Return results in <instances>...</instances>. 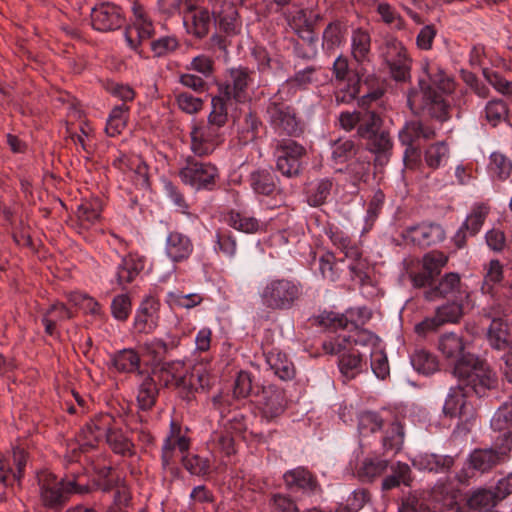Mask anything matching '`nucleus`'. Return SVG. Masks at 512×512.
Returning a JSON list of instances; mask_svg holds the SVG:
<instances>
[{"mask_svg": "<svg viewBox=\"0 0 512 512\" xmlns=\"http://www.w3.org/2000/svg\"><path fill=\"white\" fill-rule=\"evenodd\" d=\"M463 339L455 333H446L439 340V350L447 358H457L453 373L479 396L496 386L497 379L488 365L474 356L464 354Z\"/></svg>", "mask_w": 512, "mask_h": 512, "instance_id": "2", "label": "nucleus"}, {"mask_svg": "<svg viewBox=\"0 0 512 512\" xmlns=\"http://www.w3.org/2000/svg\"><path fill=\"white\" fill-rule=\"evenodd\" d=\"M461 277L456 272L445 273L436 285L425 292V298L429 301L436 298H458L463 293Z\"/></svg>", "mask_w": 512, "mask_h": 512, "instance_id": "33", "label": "nucleus"}, {"mask_svg": "<svg viewBox=\"0 0 512 512\" xmlns=\"http://www.w3.org/2000/svg\"><path fill=\"white\" fill-rule=\"evenodd\" d=\"M489 316L491 323L487 331L488 342L496 350H505L512 341V329L508 324V314L506 310L500 312L492 308Z\"/></svg>", "mask_w": 512, "mask_h": 512, "instance_id": "26", "label": "nucleus"}, {"mask_svg": "<svg viewBox=\"0 0 512 512\" xmlns=\"http://www.w3.org/2000/svg\"><path fill=\"white\" fill-rule=\"evenodd\" d=\"M344 260H337L333 253L327 252L319 258V270L323 278L337 281L343 271Z\"/></svg>", "mask_w": 512, "mask_h": 512, "instance_id": "52", "label": "nucleus"}, {"mask_svg": "<svg viewBox=\"0 0 512 512\" xmlns=\"http://www.w3.org/2000/svg\"><path fill=\"white\" fill-rule=\"evenodd\" d=\"M302 293L300 281L290 277H268L258 288L261 303L271 310L290 309Z\"/></svg>", "mask_w": 512, "mask_h": 512, "instance_id": "3", "label": "nucleus"}, {"mask_svg": "<svg viewBox=\"0 0 512 512\" xmlns=\"http://www.w3.org/2000/svg\"><path fill=\"white\" fill-rule=\"evenodd\" d=\"M323 349L326 353L339 356L340 372L346 377L353 378L362 369L363 358L366 353H361L352 347L351 338L339 335L333 339L323 342Z\"/></svg>", "mask_w": 512, "mask_h": 512, "instance_id": "8", "label": "nucleus"}, {"mask_svg": "<svg viewBox=\"0 0 512 512\" xmlns=\"http://www.w3.org/2000/svg\"><path fill=\"white\" fill-rule=\"evenodd\" d=\"M225 135V127L214 125L207 119L206 124H196L192 127L191 150L197 156H208L224 142Z\"/></svg>", "mask_w": 512, "mask_h": 512, "instance_id": "11", "label": "nucleus"}, {"mask_svg": "<svg viewBox=\"0 0 512 512\" xmlns=\"http://www.w3.org/2000/svg\"><path fill=\"white\" fill-rule=\"evenodd\" d=\"M190 448V438L187 436V429L174 420L170 422L169 433L162 445L161 461L164 468H168L174 461L176 451L186 453Z\"/></svg>", "mask_w": 512, "mask_h": 512, "instance_id": "22", "label": "nucleus"}, {"mask_svg": "<svg viewBox=\"0 0 512 512\" xmlns=\"http://www.w3.org/2000/svg\"><path fill=\"white\" fill-rule=\"evenodd\" d=\"M40 488V496L47 507H55L66 502L72 494H85L89 491L88 485L80 476L66 477L58 480L48 470H43L37 475Z\"/></svg>", "mask_w": 512, "mask_h": 512, "instance_id": "4", "label": "nucleus"}, {"mask_svg": "<svg viewBox=\"0 0 512 512\" xmlns=\"http://www.w3.org/2000/svg\"><path fill=\"white\" fill-rule=\"evenodd\" d=\"M232 100L217 93L211 99V111L207 117L214 125L227 128L229 122L228 104Z\"/></svg>", "mask_w": 512, "mask_h": 512, "instance_id": "48", "label": "nucleus"}, {"mask_svg": "<svg viewBox=\"0 0 512 512\" xmlns=\"http://www.w3.org/2000/svg\"><path fill=\"white\" fill-rule=\"evenodd\" d=\"M113 423H115V419L111 414L102 413L95 416L83 426L77 436V443L69 445V451L66 455L67 460L69 462H82L83 457L84 461H90L91 457L87 454L103 440Z\"/></svg>", "mask_w": 512, "mask_h": 512, "instance_id": "5", "label": "nucleus"}, {"mask_svg": "<svg viewBox=\"0 0 512 512\" xmlns=\"http://www.w3.org/2000/svg\"><path fill=\"white\" fill-rule=\"evenodd\" d=\"M250 185L253 191L259 195H271L276 189L275 178L267 170H258L251 173Z\"/></svg>", "mask_w": 512, "mask_h": 512, "instance_id": "51", "label": "nucleus"}, {"mask_svg": "<svg viewBox=\"0 0 512 512\" xmlns=\"http://www.w3.org/2000/svg\"><path fill=\"white\" fill-rule=\"evenodd\" d=\"M160 378L167 387L190 391L191 376L184 361L176 360L165 363L161 368Z\"/></svg>", "mask_w": 512, "mask_h": 512, "instance_id": "32", "label": "nucleus"}, {"mask_svg": "<svg viewBox=\"0 0 512 512\" xmlns=\"http://www.w3.org/2000/svg\"><path fill=\"white\" fill-rule=\"evenodd\" d=\"M132 11L134 20L132 24L126 28L124 36L128 46L137 51L138 47L144 41H147L152 37L154 33V26L147 14V11L142 5L134 2Z\"/></svg>", "mask_w": 512, "mask_h": 512, "instance_id": "17", "label": "nucleus"}, {"mask_svg": "<svg viewBox=\"0 0 512 512\" xmlns=\"http://www.w3.org/2000/svg\"><path fill=\"white\" fill-rule=\"evenodd\" d=\"M178 176L183 184L192 189L212 190L219 178V171L211 162L188 157L185 164L179 169Z\"/></svg>", "mask_w": 512, "mask_h": 512, "instance_id": "7", "label": "nucleus"}, {"mask_svg": "<svg viewBox=\"0 0 512 512\" xmlns=\"http://www.w3.org/2000/svg\"><path fill=\"white\" fill-rule=\"evenodd\" d=\"M225 135V127L214 125L207 119L206 124H196L192 127L191 150L197 156H208L224 142Z\"/></svg>", "mask_w": 512, "mask_h": 512, "instance_id": "12", "label": "nucleus"}, {"mask_svg": "<svg viewBox=\"0 0 512 512\" xmlns=\"http://www.w3.org/2000/svg\"><path fill=\"white\" fill-rule=\"evenodd\" d=\"M347 32L346 25L340 21H334L327 25L322 35V45L327 50H333L339 47Z\"/></svg>", "mask_w": 512, "mask_h": 512, "instance_id": "50", "label": "nucleus"}, {"mask_svg": "<svg viewBox=\"0 0 512 512\" xmlns=\"http://www.w3.org/2000/svg\"><path fill=\"white\" fill-rule=\"evenodd\" d=\"M27 460L28 454L21 447H14L9 455L0 453V483L8 487L15 482H20L24 476Z\"/></svg>", "mask_w": 512, "mask_h": 512, "instance_id": "21", "label": "nucleus"}, {"mask_svg": "<svg viewBox=\"0 0 512 512\" xmlns=\"http://www.w3.org/2000/svg\"><path fill=\"white\" fill-rule=\"evenodd\" d=\"M112 363L119 372H134L139 368L140 357L133 349H123L113 355Z\"/></svg>", "mask_w": 512, "mask_h": 512, "instance_id": "54", "label": "nucleus"}, {"mask_svg": "<svg viewBox=\"0 0 512 512\" xmlns=\"http://www.w3.org/2000/svg\"><path fill=\"white\" fill-rule=\"evenodd\" d=\"M333 183L328 178L317 179L309 183L306 191L307 202L310 206H320L329 197Z\"/></svg>", "mask_w": 512, "mask_h": 512, "instance_id": "43", "label": "nucleus"}, {"mask_svg": "<svg viewBox=\"0 0 512 512\" xmlns=\"http://www.w3.org/2000/svg\"><path fill=\"white\" fill-rule=\"evenodd\" d=\"M483 282L481 285V292L484 295L494 297L497 287L504 279V268L501 262L497 259L490 260L483 267Z\"/></svg>", "mask_w": 512, "mask_h": 512, "instance_id": "38", "label": "nucleus"}, {"mask_svg": "<svg viewBox=\"0 0 512 512\" xmlns=\"http://www.w3.org/2000/svg\"><path fill=\"white\" fill-rule=\"evenodd\" d=\"M512 424V402L503 403L491 419V427L502 431Z\"/></svg>", "mask_w": 512, "mask_h": 512, "instance_id": "64", "label": "nucleus"}, {"mask_svg": "<svg viewBox=\"0 0 512 512\" xmlns=\"http://www.w3.org/2000/svg\"><path fill=\"white\" fill-rule=\"evenodd\" d=\"M418 89L408 93L407 103L414 114L428 115L440 122L450 118L451 105L447 97L455 90L454 79L437 63L425 59L422 63Z\"/></svg>", "mask_w": 512, "mask_h": 512, "instance_id": "1", "label": "nucleus"}, {"mask_svg": "<svg viewBox=\"0 0 512 512\" xmlns=\"http://www.w3.org/2000/svg\"><path fill=\"white\" fill-rule=\"evenodd\" d=\"M283 480L287 489L292 492L301 491L306 494H316L321 491L317 477L303 466L286 471Z\"/></svg>", "mask_w": 512, "mask_h": 512, "instance_id": "28", "label": "nucleus"}, {"mask_svg": "<svg viewBox=\"0 0 512 512\" xmlns=\"http://www.w3.org/2000/svg\"><path fill=\"white\" fill-rule=\"evenodd\" d=\"M159 301L153 297H146L140 304L134 317V328L139 333H151L159 321Z\"/></svg>", "mask_w": 512, "mask_h": 512, "instance_id": "30", "label": "nucleus"}, {"mask_svg": "<svg viewBox=\"0 0 512 512\" xmlns=\"http://www.w3.org/2000/svg\"><path fill=\"white\" fill-rule=\"evenodd\" d=\"M371 369L377 378L384 380L390 373L387 356L380 346L374 348L370 353Z\"/></svg>", "mask_w": 512, "mask_h": 512, "instance_id": "62", "label": "nucleus"}, {"mask_svg": "<svg viewBox=\"0 0 512 512\" xmlns=\"http://www.w3.org/2000/svg\"><path fill=\"white\" fill-rule=\"evenodd\" d=\"M91 22L95 30L108 32L120 28L124 22V17L120 7L105 2L92 9Z\"/></svg>", "mask_w": 512, "mask_h": 512, "instance_id": "27", "label": "nucleus"}, {"mask_svg": "<svg viewBox=\"0 0 512 512\" xmlns=\"http://www.w3.org/2000/svg\"><path fill=\"white\" fill-rule=\"evenodd\" d=\"M512 449V433L505 432L494 442L493 447L475 449L469 456V464L474 470L487 472L504 462Z\"/></svg>", "mask_w": 512, "mask_h": 512, "instance_id": "9", "label": "nucleus"}, {"mask_svg": "<svg viewBox=\"0 0 512 512\" xmlns=\"http://www.w3.org/2000/svg\"><path fill=\"white\" fill-rule=\"evenodd\" d=\"M488 214L489 207L486 204H474L461 225L466 228L469 236H475L481 230Z\"/></svg>", "mask_w": 512, "mask_h": 512, "instance_id": "47", "label": "nucleus"}, {"mask_svg": "<svg viewBox=\"0 0 512 512\" xmlns=\"http://www.w3.org/2000/svg\"><path fill=\"white\" fill-rule=\"evenodd\" d=\"M105 437L107 444L114 453L122 456H131L133 454L134 444L122 431L115 429L114 423L110 425V429Z\"/></svg>", "mask_w": 512, "mask_h": 512, "instance_id": "44", "label": "nucleus"}, {"mask_svg": "<svg viewBox=\"0 0 512 512\" xmlns=\"http://www.w3.org/2000/svg\"><path fill=\"white\" fill-rule=\"evenodd\" d=\"M322 19L319 11L313 8H303L293 12L288 17L291 29L307 42L313 54L316 52L317 37L314 32L316 24Z\"/></svg>", "mask_w": 512, "mask_h": 512, "instance_id": "16", "label": "nucleus"}, {"mask_svg": "<svg viewBox=\"0 0 512 512\" xmlns=\"http://www.w3.org/2000/svg\"><path fill=\"white\" fill-rule=\"evenodd\" d=\"M433 497L439 500L448 511L461 512L463 510L462 492L451 482L438 481L432 490Z\"/></svg>", "mask_w": 512, "mask_h": 512, "instance_id": "35", "label": "nucleus"}, {"mask_svg": "<svg viewBox=\"0 0 512 512\" xmlns=\"http://www.w3.org/2000/svg\"><path fill=\"white\" fill-rule=\"evenodd\" d=\"M225 135V127L214 125L207 119L206 124H196L192 127L191 150L197 156H208L224 142Z\"/></svg>", "mask_w": 512, "mask_h": 512, "instance_id": "13", "label": "nucleus"}, {"mask_svg": "<svg viewBox=\"0 0 512 512\" xmlns=\"http://www.w3.org/2000/svg\"><path fill=\"white\" fill-rule=\"evenodd\" d=\"M223 220L229 227L246 234H255L264 228V224L259 219L235 209L225 212Z\"/></svg>", "mask_w": 512, "mask_h": 512, "instance_id": "36", "label": "nucleus"}, {"mask_svg": "<svg viewBox=\"0 0 512 512\" xmlns=\"http://www.w3.org/2000/svg\"><path fill=\"white\" fill-rule=\"evenodd\" d=\"M381 124L382 120L375 112H361V121H359L357 133L361 138L367 139L379 132Z\"/></svg>", "mask_w": 512, "mask_h": 512, "instance_id": "59", "label": "nucleus"}, {"mask_svg": "<svg viewBox=\"0 0 512 512\" xmlns=\"http://www.w3.org/2000/svg\"><path fill=\"white\" fill-rule=\"evenodd\" d=\"M499 500L494 491L489 489H478L466 500L469 509L478 512H487L494 507Z\"/></svg>", "mask_w": 512, "mask_h": 512, "instance_id": "46", "label": "nucleus"}, {"mask_svg": "<svg viewBox=\"0 0 512 512\" xmlns=\"http://www.w3.org/2000/svg\"><path fill=\"white\" fill-rule=\"evenodd\" d=\"M402 236L414 245L427 248L442 243L446 238V232L439 223L421 222L407 227Z\"/></svg>", "mask_w": 512, "mask_h": 512, "instance_id": "19", "label": "nucleus"}, {"mask_svg": "<svg viewBox=\"0 0 512 512\" xmlns=\"http://www.w3.org/2000/svg\"><path fill=\"white\" fill-rule=\"evenodd\" d=\"M413 368L419 373L429 375L438 370V361L434 354L425 349H416L410 357Z\"/></svg>", "mask_w": 512, "mask_h": 512, "instance_id": "49", "label": "nucleus"}, {"mask_svg": "<svg viewBox=\"0 0 512 512\" xmlns=\"http://www.w3.org/2000/svg\"><path fill=\"white\" fill-rule=\"evenodd\" d=\"M485 118L492 126H497L508 115V108L502 100H491L485 106Z\"/></svg>", "mask_w": 512, "mask_h": 512, "instance_id": "63", "label": "nucleus"}, {"mask_svg": "<svg viewBox=\"0 0 512 512\" xmlns=\"http://www.w3.org/2000/svg\"><path fill=\"white\" fill-rule=\"evenodd\" d=\"M388 467V461L379 457H367L358 470L362 479L372 480L380 476Z\"/></svg>", "mask_w": 512, "mask_h": 512, "instance_id": "57", "label": "nucleus"}, {"mask_svg": "<svg viewBox=\"0 0 512 512\" xmlns=\"http://www.w3.org/2000/svg\"><path fill=\"white\" fill-rule=\"evenodd\" d=\"M156 396V384L152 377L146 376L138 389L137 402L139 407L142 410L150 409L155 404Z\"/></svg>", "mask_w": 512, "mask_h": 512, "instance_id": "56", "label": "nucleus"}, {"mask_svg": "<svg viewBox=\"0 0 512 512\" xmlns=\"http://www.w3.org/2000/svg\"><path fill=\"white\" fill-rule=\"evenodd\" d=\"M447 263L448 256L437 250L426 253L422 258V267L432 278L439 275Z\"/></svg>", "mask_w": 512, "mask_h": 512, "instance_id": "58", "label": "nucleus"}, {"mask_svg": "<svg viewBox=\"0 0 512 512\" xmlns=\"http://www.w3.org/2000/svg\"><path fill=\"white\" fill-rule=\"evenodd\" d=\"M253 76L254 72L246 67L231 68L226 80L217 84L218 93L236 103H245L250 99L249 89L254 82Z\"/></svg>", "mask_w": 512, "mask_h": 512, "instance_id": "14", "label": "nucleus"}, {"mask_svg": "<svg viewBox=\"0 0 512 512\" xmlns=\"http://www.w3.org/2000/svg\"><path fill=\"white\" fill-rule=\"evenodd\" d=\"M412 465L419 471L447 473L454 465V457L436 453H419L412 459Z\"/></svg>", "mask_w": 512, "mask_h": 512, "instance_id": "34", "label": "nucleus"}, {"mask_svg": "<svg viewBox=\"0 0 512 512\" xmlns=\"http://www.w3.org/2000/svg\"><path fill=\"white\" fill-rule=\"evenodd\" d=\"M385 61L394 80L405 81L410 77L412 60L401 41L395 38L387 40Z\"/></svg>", "mask_w": 512, "mask_h": 512, "instance_id": "18", "label": "nucleus"}, {"mask_svg": "<svg viewBox=\"0 0 512 512\" xmlns=\"http://www.w3.org/2000/svg\"><path fill=\"white\" fill-rule=\"evenodd\" d=\"M266 363L281 380H291L295 376L294 364L278 349H272L266 354Z\"/></svg>", "mask_w": 512, "mask_h": 512, "instance_id": "40", "label": "nucleus"}, {"mask_svg": "<svg viewBox=\"0 0 512 512\" xmlns=\"http://www.w3.org/2000/svg\"><path fill=\"white\" fill-rule=\"evenodd\" d=\"M113 165L120 169L134 182L137 187L147 189L149 187L148 166L138 155H123L114 160Z\"/></svg>", "mask_w": 512, "mask_h": 512, "instance_id": "29", "label": "nucleus"}, {"mask_svg": "<svg viewBox=\"0 0 512 512\" xmlns=\"http://www.w3.org/2000/svg\"><path fill=\"white\" fill-rule=\"evenodd\" d=\"M383 427V419L372 411H364L358 417V430L363 436L375 433Z\"/></svg>", "mask_w": 512, "mask_h": 512, "instance_id": "61", "label": "nucleus"}, {"mask_svg": "<svg viewBox=\"0 0 512 512\" xmlns=\"http://www.w3.org/2000/svg\"><path fill=\"white\" fill-rule=\"evenodd\" d=\"M252 390V379L250 373L240 371L235 379L233 395L229 393H219L212 398V404L217 409L221 417L226 416L227 412H231L232 408H238L235 400L246 398Z\"/></svg>", "mask_w": 512, "mask_h": 512, "instance_id": "20", "label": "nucleus"}, {"mask_svg": "<svg viewBox=\"0 0 512 512\" xmlns=\"http://www.w3.org/2000/svg\"><path fill=\"white\" fill-rule=\"evenodd\" d=\"M351 55L353 59L363 64L370 61L371 55V36L363 28H356L351 34Z\"/></svg>", "mask_w": 512, "mask_h": 512, "instance_id": "39", "label": "nucleus"}, {"mask_svg": "<svg viewBox=\"0 0 512 512\" xmlns=\"http://www.w3.org/2000/svg\"><path fill=\"white\" fill-rule=\"evenodd\" d=\"M320 74V69L312 66L306 67L288 78L284 87L294 93L298 90H306L310 86H316L321 83Z\"/></svg>", "mask_w": 512, "mask_h": 512, "instance_id": "41", "label": "nucleus"}, {"mask_svg": "<svg viewBox=\"0 0 512 512\" xmlns=\"http://www.w3.org/2000/svg\"><path fill=\"white\" fill-rule=\"evenodd\" d=\"M130 106L127 104L116 105L109 113L105 131L108 136L119 135L126 127L129 119Z\"/></svg>", "mask_w": 512, "mask_h": 512, "instance_id": "42", "label": "nucleus"}, {"mask_svg": "<svg viewBox=\"0 0 512 512\" xmlns=\"http://www.w3.org/2000/svg\"><path fill=\"white\" fill-rule=\"evenodd\" d=\"M214 250L227 258H234L237 253V239L229 230H218L215 234Z\"/></svg>", "mask_w": 512, "mask_h": 512, "instance_id": "55", "label": "nucleus"}, {"mask_svg": "<svg viewBox=\"0 0 512 512\" xmlns=\"http://www.w3.org/2000/svg\"><path fill=\"white\" fill-rule=\"evenodd\" d=\"M372 317L371 310L366 306L350 307L344 313H336L333 311H323L319 315V322L327 327L334 329L352 328L360 329Z\"/></svg>", "mask_w": 512, "mask_h": 512, "instance_id": "15", "label": "nucleus"}, {"mask_svg": "<svg viewBox=\"0 0 512 512\" xmlns=\"http://www.w3.org/2000/svg\"><path fill=\"white\" fill-rule=\"evenodd\" d=\"M267 120L278 135L300 136L302 122L296 109L278 98H272L266 108Z\"/></svg>", "mask_w": 512, "mask_h": 512, "instance_id": "6", "label": "nucleus"}, {"mask_svg": "<svg viewBox=\"0 0 512 512\" xmlns=\"http://www.w3.org/2000/svg\"><path fill=\"white\" fill-rule=\"evenodd\" d=\"M194 251V245L189 236L171 231L165 241V254L173 263L187 261Z\"/></svg>", "mask_w": 512, "mask_h": 512, "instance_id": "31", "label": "nucleus"}, {"mask_svg": "<svg viewBox=\"0 0 512 512\" xmlns=\"http://www.w3.org/2000/svg\"><path fill=\"white\" fill-rule=\"evenodd\" d=\"M443 413L449 418H457L467 423L475 415L473 405L467 401L465 388L458 385L451 387L443 405Z\"/></svg>", "mask_w": 512, "mask_h": 512, "instance_id": "23", "label": "nucleus"}, {"mask_svg": "<svg viewBox=\"0 0 512 512\" xmlns=\"http://www.w3.org/2000/svg\"><path fill=\"white\" fill-rule=\"evenodd\" d=\"M242 0H211L212 13L220 29L226 33H237L241 28L238 7Z\"/></svg>", "mask_w": 512, "mask_h": 512, "instance_id": "25", "label": "nucleus"}, {"mask_svg": "<svg viewBox=\"0 0 512 512\" xmlns=\"http://www.w3.org/2000/svg\"><path fill=\"white\" fill-rule=\"evenodd\" d=\"M183 466L192 475L205 476L210 472V460L196 454H188L182 458Z\"/></svg>", "mask_w": 512, "mask_h": 512, "instance_id": "60", "label": "nucleus"}, {"mask_svg": "<svg viewBox=\"0 0 512 512\" xmlns=\"http://www.w3.org/2000/svg\"><path fill=\"white\" fill-rule=\"evenodd\" d=\"M306 154L303 145L291 139H282L274 151L276 169L287 178L297 177L302 172Z\"/></svg>", "mask_w": 512, "mask_h": 512, "instance_id": "10", "label": "nucleus"}, {"mask_svg": "<svg viewBox=\"0 0 512 512\" xmlns=\"http://www.w3.org/2000/svg\"><path fill=\"white\" fill-rule=\"evenodd\" d=\"M450 156L449 147L445 141L430 145L425 151V162L429 168L437 169L444 165Z\"/></svg>", "mask_w": 512, "mask_h": 512, "instance_id": "53", "label": "nucleus"}, {"mask_svg": "<svg viewBox=\"0 0 512 512\" xmlns=\"http://www.w3.org/2000/svg\"><path fill=\"white\" fill-rule=\"evenodd\" d=\"M181 13H184L183 22L187 27L188 32L199 38L207 35L211 24L210 14L207 10L194 9L193 7L190 10H185Z\"/></svg>", "mask_w": 512, "mask_h": 512, "instance_id": "37", "label": "nucleus"}, {"mask_svg": "<svg viewBox=\"0 0 512 512\" xmlns=\"http://www.w3.org/2000/svg\"><path fill=\"white\" fill-rule=\"evenodd\" d=\"M436 136L435 129L424 124L420 120H412L407 122L399 132V140L406 146L404 152V160L410 155L419 156L417 147L414 144L419 140H431Z\"/></svg>", "mask_w": 512, "mask_h": 512, "instance_id": "24", "label": "nucleus"}, {"mask_svg": "<svg viewBox=\"0 0 512 512\" xmlns=\"http://www.w3.org/2000/svg\"><path fill=\"white\" fill-rule=\"evenodd\" d=\"M285 410V399L278 391H267L264 393V401L261 405V412L268 421L280 416Z\"/></svg>", "mask_w": 512, "mask_h": 512, "instance_id": "45", "label": "nucleus"}]
</instances>
